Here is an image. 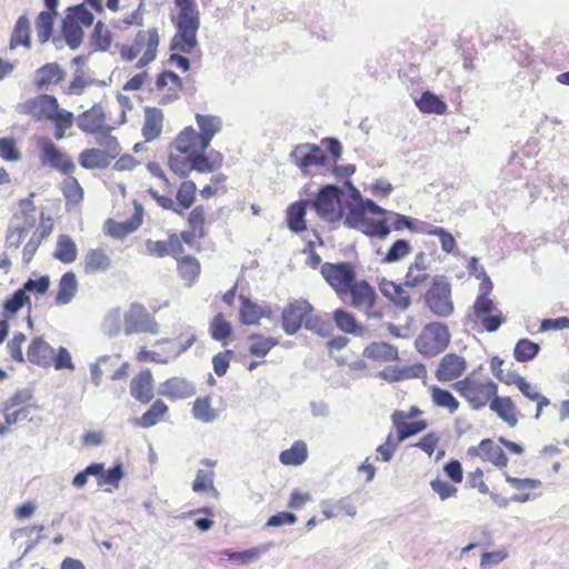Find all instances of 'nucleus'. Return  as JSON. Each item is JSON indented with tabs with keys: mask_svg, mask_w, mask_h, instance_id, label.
Instances as JSON below:
<instances>
[{
	"mask_svg": "<svg viewBox=\"0 0 569 569\" xmlns=\"http://www.w3.org/2000/svg\"><path fill=\"white\" fill-rule=\"evenodd\" d=\"M239 319L243 325H258L264 316L263 309L249 298L240 296Z\"/></svg>",
	"mask_w": 569,
	"mask_h": 569,
	"instance_id": "obj_50",
	"label": "nucleus"
},
{
	"mask_svg": "<svg viewBox=\"0 0 569 569\" xmlns=\"http://www.w3.org/2000/svg\"><path fill=\"white\" fill-rule=\"evenodd\" d=\"M60 190L68 206H78L82 202L84 192L77 178L67 174L60 183Z\"/></svg>",
	"mask_w": 569,
	"mask_h": 569,
	"instance_id": "obj_49",
	"label": "nucleus"
},
{
	"mask_svg": "<svg viewBox=\"0 0 569 569\" xmlns=\"http://www.w3.org/2000/svg\"><path fill=\"white\" fill-rule=\"evenodd\" d=\"M250 341L249 352L254 357L263 358L269 351L278 346L279 341L276 338L264 337L259 333H252L248 337Z\"/></svg>",
	"mask_w": 569,
	"mask_h": 569,
	"instance_id": "obj_54",
	"label": "nucleus"
},
{
	"mask_svg": "<svg viewBox=\"0 0 569 569\" xmlns=\"http://www.w3.org/2000/svg\"><path fill=\"white\" fill-rule=\"evenodd\" d=\"M209 332L212 339L226 341L231 336L232 327L222 313H218L210 322Z\"/></svg>",
	"mask_w": 569,
	"mask_h": 569,
	"instance_id": "obj_60",
	"label": "nucleus"
},
{
	"mask_svg": "<svg viewBox=\"0 0 569 569\" xmlns=\"http://www.w3.org/2000/svg\"><path fill=\"white\" fill-rule=\"evenodd\" d=\"M506 481L518 491L511 500L516 502H527L533 496L531 491L541 488L542 482L539 479L532 478H516L512 476H506Z\"/></svg>",
	"mask_w": 569,
	"mask_h": 569,
	"instance_id": "obj_42",
	"label": "nucleus"
},
{
	"mask_svg": "<svg viewBox=\"0 0 569 569\" xmlns=\"http://www.w3.org/2000/svg\"><path fill=\"white\" fill-rule=\"evenodd\" d=\"M363 356L373 361L391 362L398 360L399 352L397 347L391 343L373 341L365 348Z\"/></svg>",
	"mask_w": 569,
	"mask_h": 569,
	"instance_id": "obj_41",
	"label": "nucleus"
},
{
	"mask_svg": "<svg viewBox=\"0 0 569 569\" xmlns=\"http://www.w3.org/2000/svg\"><path fill=\"white\" fill-rule=\"evenodd\" d=\"M467 456L470 458H479L483 462H489L499 469L508 466L509 459L499 443L492 439H482L477 446L469 447Z\"/></svg>",
	"mask_w": 569,
	"mask_h": 569,
	"instance_id": "obj_23",
	"label": "nucleus"
},
{
	"mask_svg": "<svg viewBox=\"0 0 569 569\" xmlns=\"http://www.w3.org/2000/svg\"><path fill=\"white\" fill-rule=\"evenodd\" d=\"M160 43L159 30L156 27L139 30L130 44H122L119 53L122 60L131 62L138 59L136 67L144 68L157 58Z\"/></svg>",
	"mask_w": 569,
	"mask_h": 569,
	"instance_id": "obj_6",
	"label": "nucleus"
},
{
	"mask_svg": "<svg viewBox=\"0 0 569 569\" xmlns=\"http://www.w3.org/2000/svg\"><path fill=\"white\" fill-rule=\"evenodd\" d=\"M132 204L134 211L129 220L117 221L113 218H108L104 221L103 232L106 236L116 240H122L141 227L143 222V207L137 200H133Z\"/></svg>",
	"mask_w": 569,
	"mask_h": 569,
	"instance_id": "obj_20",
	"label": "nucleus"
},
{
	"mask_svg": "<svg viewBox=\"0 0 569 569\" xmlns=\"http://www.w3.org/2000/svg\"><path fill=\"white\" fill-rule=\"evenodd\" d=\"M64 77L66 72L59 63L49 62L36 70L33 86L38 90L48 89L51 86L59 84Z\"/></svg>",
	"mask_w": 569,
	"mask_h": 569,
	"instance_id": "obj_31",
	"label": "nucleus"
},
{
	"mask_svg": "<svg viewBox=\"0 0 569 569\" xmlns=\"http://www.w3.org/2000/svg\"><path fill=\"white\" fill-rule=\"evenodd\" d=\"M430 261L427 253L420 251L407 269L405 284L408 288L422 287L430 280Z\"/></svg>",
	"mask_w": 569,
	"mask_h": 569,
	"instance_id": "obj_27",
	"label": "nucleus"
},
{
	"mask_svg": "<svg viewBox=\"0 0 569 569\" xmlns=\"http://www.w3.org/2000/svg\"><path fill=\"white\" fill-rule=\"evenodd\" d=\"M183 240L177 232L169 234L167 240H147L146 249L150 256L163 258L171 256L172 258L184 253Z\"/></svg>",
	"mask_w": 569,
	"mask_h": 569,
	"instance_id": "obj_29",
	"label": "nucleus"
},
{
	"mask_svg": "<svg viewBox=\"0 0 569 569\" xmlns=\"http://www.w3.org/2000/svg\"><path fill=\"white\" fill-rule=\"evenodd\" d=\"M320 273L339 298L358 279L355 266L348 261L325 262L320 267Z\"/></svg>",
	"mask_w": 569,
	"mask_h": 569,
	"instance_id": "obj_14",
	"label": "nucleus"
},
{
	"mask_svg": "<svg viewBox=\"0 0 569 569\" xmlns=\"http://www.w3.org/2000/svg\"><path fill=\"white\" fill-rule=\"evenodd\" d=\"M163 113L158 108H146L142 136L146 141H152L161 134Z\"/></svg>",
	"mask_w": 569,
	"mask_h": 569,
	"instance_id": "obj_45",
	"label": "nucleus"
},
{
	"mask_svg": "<svg viewBox=\"0 0 569 569\" xmlns=\"http://www.w3.org/2000/svg\"><path fill=\"white\" fill-rule=\"evenodd\" d=\"M66 17L71 18L73 22L81 26L82 28L90 27L94 21L92 12L86 7L84 3L68 8Z\"/></svg>",
	"mask_w": 569,
	"mask_h": 569,
	"instance_id": "obj_64",
	"label": "nucleus"
},
{
	"mask_svg": "<svg viewBox=\"0 0 569 569\" xmlns=\"http://www.w3.org/2000/svg\"><path fill=\"white\" fill-rule=\"evenodd\" d=\"M172 147L179 153L189 158L194 153H199V151H206L209 144L192 126H188L177 134L172 141Z\"/></svg>",
	"mask_w": 569,
	"mask_h": 569,
	"instance_id": "obj_25",
	"label": "nucleus"
},
{
	"mask_svg": "<svg viewBox=\"0 0 569 569\" xmlns=\"http://www.w3.org/2000/svg\"><path fill=\"white\" fill-rule=\"evenodd\" d=\"M493 284L490 277H485L483 282L479 283V293L472 306L475 318L481 323L488 332H493L505 323L506 317L490 298Z\"/></svg>",
	"mask_w": 569,
	"mask_h": 569,
	"instance_id": "obj_7",
	"label": "nucleus"
},
{
	"mask_svg": "<svg viewBox=\"0 0 569 569\" xmlns=\"http://www.w3.org/2000/svg\"><path fill=\"white\" fill-rule=\"evenodd\" d=\"M126 122V111L121 106H103L94 103L90 109L77 118L78 128L87 134H101L107 137Z\"/></svg>",
	"mask_w": 569,
	"mask_h": 569,
	"instance_id": "obj_5",
	"label": "nucleus"
},
{
	"mask_svg": "<svg viewBox=\"0 0 569 569\" xmlns=\"http://www.w3.org/2000/svg\"><path fill=\"white\" fill-rule=\"evenodd\" d=\"M411 244L408 240L398 239L387 250L381 261L383 263H395L401 261L411 253Z\"/></svg>",
	"mask_w": 569,
	"mask_h": 569,
	"instance_id": "obj_59",
	"label": "nucleus"
},
{
	"mask_svg": "<svg viewBox=\"0 0 569 569\" xmlns=\"http://www.w3.org/2000/svg\"><path fill=\"white\" fill-rule=\"evenodd\" d=\"M27 358L31 363L50 367L53 360V349L42 337H34L28 347Z\"/></svg>",
	"mask_w": 569,
	"mask_h": 569,
	"instance_id": "obj_35",
	"label": "nucleus"
},
{
	"mask_svg": "<svg viewBox=\"0 0 569 569\" xmlns=\"http://www.w3.org/2000/svg\"><path fill=\"white\" fill-rule=\"evenodd\" d=\"M341 196L342 191L339 187L327 184L318 191L311 206L322 220L335 223L342 218L346 219L347 216V212H343Z\"/></svg>",
	"mask_w": 569,
	"mask_h": 569,
	"instance_id": "obj_13",
	"label": "nucleus"
},
{
	"mask_svg": "<svg viewBox=\"0 0 569 569\" xmlns=\"http://www.w3.org/2000/svg\"><path fill=\"white\" fill-rule=\"evenodd\" d=\"M540 346L528 338L519 339L513 348V358L518 362H528L535 359L540 352Z\"/></svg>",
	"mask_w": 569,
	"mask_h": 569,
	"instance_id": "obj_56",
	"label": "nucleus"
},
{
	"mask_svg": "<svg viewBox=\"0 0 569 569\" xmlns=\"http://www.w3.org/2000/svg\"><path fill=\"white\" fill-rule=\"evenodd\" d=\"M420 233L427 236L438 237L441 250L447 254H457V241L455 237L442 227H435L428 222H421L419 228Z\"/></svg>",
	"mask_w": 569,
	"mask_h": 569,
	"instance_id": "obj_44",
	"label": "nucleus"
},
{
	"mask_svg": "<svg viewBox=\"0 0 569 569\" xmlns=\"http://www.w3.org/2000/svg\"><path fill=\"white\" fill-rule=\"evenodd\" d=\"M62 34L67 44L71 49H77L83 40V28L71 20V18L64 17L62 21Z\"/></svg>",
	"mask_w": 569,
	"mask_h": 569,
	"instance_id": "obj_57",
	"label": "nucleus"
},
{
	"mask_svg": "<svg viewBox=\"0 0 569 569\" xmlns=\"http://www.w3.org/2000/svg\"><path fill=\"white\" fill-rule=\"evenodd\" d=\"M192 415L197 420L204 423L212 422L217 419L218 412L211 405V398L209 396L199 397L192 405Z\"/></svg>",
	"mask_w": 569,
	"mask_h": 569,
	"instance_id": "obj_55",
	"label": "nucleus"
},
{
	"mask_svg": "<svg viewBox=\"0 0 569 569\" xmlns=\"http://www.w3.org/2000/svg\"><path fill=\"white\" fill-rule=\"evenodd\" d=\"M428 310L439 318H448L455 311L451 283L445 276H435L423 295Z\"/></svg>",
	"mask_w": 569,
	"mask_h": 569,
	"instance_id": "obj_8",
	"label": "nucleus"
},
{
	"mask_svg": "<svg viewBox=\"0 0 569 569\" xmlns=\"http://www.w3.org/2000/svg\"><path fill=\"white\" fill-rule=\"evenodd\" d=\"M308 458V447L305 441H295L289 449L280 452L279 461L283 466H300Z\"/></svg>",
	"mask_w": 569,
	"mask_h": 569,
	"instance_id": "obj_48",
	"label": "nucleus"
},
{
	"mask_svg": "<svg viewBox=\"0 0 569 569\" xmlns=\"http://www.w3.org/2000/svg\"><path fill=\"white\" fill-rule=\"evenodd\" d=\"M147 192L163 210L182 216L187 210L192 209L197 198V184L192 180H183L180 182L176 192V200L170 196L160 194L159 191L153 188H149Z\"/></svg>",
	"mask_w": 569,
	"mask_h": 569,
	"instance_id": "obj_12",
	"label": "nucleus"
},
{
	"mask_svg": "<svg viewBox=\"0 0 569 569\" xmlns=\"http://www.w3.org/2000/svg\"><path fill=\"white\" fill-rule=\"evenodd\" d=\"M433 407L446 410L449 415L456 413L460 408V401L450 390L432 385L428 389Z\"/></svg>",
	"mask_w": 569,
	"mask_h": 569,
	"instance_id": "obj_40",
	"label": "nucleus"
},
{
	"mask_svg": "<svg viewBox=\"0 0 569 569\" xmlns=\"http://www.w3.org/2000/svg\"><path fill=\"white\" fill-rule=\"evenodd\" d=\"M176 9V6L173 4V8L171 9V12L170 14H172V12L174 11ZM197 11H198V18H200V11H199V8L197 7ZM171 18V16H169ZM170 21H172L170 19ZM172 26L174 27L176 29V32L171 39V42H170V50L173 51V52H179V53H171L170 56V61L176 64L178 68H180L182 71H188L189 68H190V62H189V59L183 57L181 53H184V54H190L192 53L197 48H198V39H197V34H198V31L200 29V24H201V19H199V24L197 27V29L194 30V36H193V43H190L189 47L188 46H180L179 44H176L177 42L176 41V37L178 36V28L176 27V24L173 22H171Z\"/></svg>",
	"mask_w": 569,
	"mask_h": 569,
	"instance_id": "obj_30",
	"label": "nucleus"
},
{
	"mask_svg": "<svg viewBox=\"0 0 569 569\" xmlns=\"http://www.w3.org/2000/svg\"><path fill=\"white\" fill-rule=\"evenodd\" d=\"M177 261V272L187 286H192L201 273V264L199 260L191 256L180 253L174 257Z\"/></svg>",
	"mask_w": 569,
	"mask_h": 569,
	"instance_id": "obj_38",
	"label": "nucleus"
},
{
	"mask_svg": "<svg viewBox=\"0 0 569 569\" xmlns=\"http://www.w3.org/2000/svg\"><path fill=\"white\" fill-rule=\"evenodd\" d=\"M208 223L207 208L203 204L194 206L186 217L187 229L178 234L184 244L199 250V241L208 234Z\"/></svg>",
	"mask_w": 569,
	"mask_h": 569,
	"instance_id": "obj_16",
	"label": "nucleus"
},
{
	"mask_svg": "<svg viewBox=\"0 0 569 569\" xmlns=\"http://www.w3.org/2000/svg\"><path fill=\"white\" fill-rule=\"evenodd\" d=\"M168 412V406L162 400H156L152 406L140 417L139 425L150 428L162 420Z\"/></svg>",
	"mask_w": 569,
	"mask_h": 569,
	"instance_id": "obj_58",
	"label": "nucleus"
},
{
	"mask_svg": "<svg viewBox=\"0 0 569 569\" xmlns=\"http://www.w3.org/2000/svg\"><path fill=\"white\" fill-rule=\"evenodd\" d=\"M332 320L338 329L345 333L361 336L365 332V328L357 321L355 315L342 308L333 311Z\"/></svg>",
	"mask_w": 569,
	"mask_h": 569,
	"instance_id": "obj_47",
	"label": "nucleus"
},
{
	"mask_svg": "<svg viewBox=\"0 0 569 569\" xmlns=\"http://www.w3.org/2000/svg\"><path fill=\"white\" fill-rule=\"evenodd\" d=\"M449 328L438 321L427 323L415 340L417 351L425 357H435L450 343Z\"/></svg>",
	"mask_w": 569,
	"mask_h": 569,
	"instance_id": "obj_10",
	"label": "nucleus"
},
{
	"mask_svg": "<svg viewBox=\"0 0 569 569\" xmlns=\"http://www.w3.org/2000/svg\"><path fill=\"white\" fill-rule=\"evenodd\" d=\"M92 46L100 51H107L112 43V34L108 27L102 22L98 21L91 34Z\"/></svg>",
	"mask_w": 569,
	"mask_h": 569,
	"instance_id": "obj_62",
	"label": "nucleus"
},
{
	"mask_svg": "<svg viewBox=\"0 0 569 569\" xmlns=\"http://www.w3.org/2000/svg\"><path fill=\"white\" fill-rule=\"evenodd\" d=\"M378 288L381 295L396 308L407 310L411 306V296L403 283H397L392 280L382 278L378 281Z\"/></svg>",
	"mask_w": 569,
	"mask_h": 569,
	"instance_id": "obj_28",
	"label": "nucleus"
},
{
	"mask_svg": "<svg viewBox=\"0 0 569 569\" xmlns=\"http://www.w3.org/2000/svg\"><path fill=\"white\" fill-rule=\"evenodd\" d=\"M340 299L353 309L363 312L367 318H381L382 316L380 311L376 310L378 302L376 289L366 279H357Z\"/></svg>",
	"mask_w": 569,
	"mask_h": 569,
	"instance_id": "obj_11",
	"label": "nucleus"
},
{
	"mask_svg": "<svg viewBox=\"0 0 569 569\" xmlns=\"http://www.w3.org/2000/svg\"><path fill=\"white\" fill-rule=\"evenodd\" d=\"M402 419H407L403 410H395L391 415V422L396 429L395 438L402 442L409 437L422 432L427 429L428 423L426 420H417L411 422H403Z\"/></svg>",
	"mask_w": 569,
	"mask_h": 569,
	"instance_id": "obj_33",
	"label": "nucleus"
},
{
	"mask_svg": "<svg viewBox=\"0 0 569 569\" xmlns=\"http://www.w3.org/2000/svg\"><path fill=\"white\" fill-rule=\"evenodd\" d=\"M282 329L289 336L298 332L303 326L319 336H328L331 326L327 319L316 312L312 305L305 299L289 302L281 312Z\"/></svg>",
	"mask_w": 569,
	"mask_h": 569,
	"instance_id": "obj_4",
	"label": "nucleus"
},
{
	"mask_svg": "<svg viewBox=\"0 0 569 569\" xmlns=\"http://www.w3.org/2000/svg\"><path fill=\"white\" fill-rule=\"evenodd\" d=\"M496 378L508 387L515 386L525 398L536 403V412L533 415L536 420L540 419L543 409L551 403L550 399L542 395L537 386L530 383L516 371H508L507 373H503V371L496 372Z\"/></svg>",
	"mask_w": 569,
	"mask_h": 569,
	"instance_id": "obj_15",
	"label": "nucleus"
},
{
	"mask_svg": "<svg viewBox=\"0 0 569 569\" xmlns=\"http://www.w3.org/2000/svg\"><path fill=\"white\" fill-rule=\"evenodd\" d=\"M176 9L171 14V20L178 28L176 44L188 46L193 43L194 30L199 24L196 0H172Z\"/></svg>",
	"mask_w": 569,
	"mask_h": 569,
	"instance_id": "obj_9",
	"label": "nucleus"
},
{
	"mask_svg": "<svg viewBox=\"0 0 569 569\" xmlns=\"http://www.w3.org/2000/svg\"><path fill=\"white\" fill-rule=\"evenodd\" d=\"M17 110L37 121H50L57 140L64 138L67 130L71 129L74 122L73 113L61 108L58 99L47 93L24 100L17 106Z\"/></svg>",
	"mask_w": 569,
	"mask_h": 569,
	"instance_id": "obj_3",
	"label": "nucleus"
},
{
	"mask_svg": "<svg viewBox=\"0 0 569 569\" xmlns=\"http://www.w3.org/2000/svg\"><path fill=\"white\" fill-rule=\"evenodd\" d=\"M192 170L200 173H210L220 169L223 164V154L217 150H211L208 154L199 151L188 158Z\"/></svg>",
	"mask_w": 569,
	"mask_h": 569,
	"instance_id": "obj_34",
	"label": "nucleus"
},
{
	"mask_svg": "<svg viewBox=\"0 0 569 569\" xmlns=\"http://www.w3.org/2000/svg\"><path fill=\"white\" fill-rule=\"evenodd\" d=\"M79 283L73 271L64 272L58 283V290L54 297L57 306L70 303L78 292Z\"/></svg>",
	"mask_w": 569,
	"mask_h": 569,
	"instance_id": "obj_39",
	"label": "nucleus"
},
{
	"mask_svg": "<svg viewBox=\"0 0 569 569\" xmlns=\"http://www.w3.org/2000/svg\"><path fill=\"white\" fill-rule=\"evenodd\" d=\"M197 340V336L194 333L189 335L184 340L179 339H164L159 340L157 345L167 346L168 353L170 356V360L178 357L182 352L187 351Z\"/></svg>",
	"mask_w": 569,
	"mask_h": 569,
	"instance_id": "obj_61",
	"label": "nucleus"
},
{
	"mask_svg": "<svg viewBox=\"0 0 569 569\" xmlns=\"http://www.w3.org/2000/svg\"><path fill=\"white\" fill-rule=\"evenodd\" d=\"M160 395L170 399H184L194 395V387L187 379L172 377L161 385Z\"/></svg>",
	"mask_w": 569,
	"mask_h": 569,
	"instance_id": "obj_36",
	"label": "nucleus"
},
{
	"mask_svg": "<svg viewBox=\"0 0 569 569\" xmlns=\"http://www.w3.org/2000/svg\"><path fill=\"white\" fill-rule=\"evenodd\" d=\"M416 106L423 113H436L441 116L447 112L446 102L430 91H425L416 101Z\"/></svg>",
	"mask_w": 569,
	"mask_h": 569,
	"instance_id": "obj_53",
	"label": "nucleus"
},
{
	"mask_svg": "<svg viewBox=\"0 0 569 569\" xmlns=\"http://www.w3.org/2000/svg\"><path fill=\"white\" fill-rule=\"evenodd\" d=\"M40 151V161L43 166H49L61 173L70 174L74 171L76 166L66 152H63L49 138H41L38 141Z\"/></svg>",
	"mask_w": 569,
	"mask_h": 569,
	"instance_id": "obj_17",
	"label": "nucleus"
},
{
	"mask_svg": "<svg viewBox=\"0 0 569 569\" xmlns=\"http://www.w3.org/2000/svg\"><path fill=\"white\" fill-rule=\"evenodd\" d=\"M107 148H89L79 154V163L84 169H104L119 153V143L116 137H109L106 141Z\"/></svg>",
	"mask_w": 569,
	"mask_h": 569,
	"instance_id": "obj_19",
	"label": "nucleus"
},
{
	"mask_svg": "<svg viewBox=\"0 0 569 569\" xmlns=\"http://www.w3.org/2000/svg\"><path fill=\"white\" fill-rule=\"evenodd\" d=\"M183 90L182 79L172 71L160 72L151 88V93L160 104H169L181 97Z\"/></svg>",
	"mask_w": 569,
	"mask_h": 569,
	"instance_id": "obj_18",
	"label": "nucleus"
},
{
	"mask_svg": "<svg viewBox=\"0 0 569 569\" xmlns=\"http://www.w3.org/2000/svg\"><path fill=\"white\" fill-rule=\"evenodd\" d=\"M112 259L102 248H91L86 251L80 263L84 274L96 276L109 272L112 269Z\"/></svg>",
	"mask_w": 569,
	"mask_h": 569,
	"instance_id": "obj_26",
	"label": "nucleus"
},
{
	"mask_svg": "<svg viewBox=\"0 0 569 569\" xmlns=\"http://www.w3.org/2000/svg\"><path fill=\"white\" fill-rule=\"evenodd\" d=\"M30 297L21 288L14 291L3 303V313L6 317H13L23 306L30 307Z\"/></svg>",
	"mask_w": 569,
	"mask_h": 569,
	"instance_id": "obj_63",
	"label": "nucleus"
},
{
	"mask_svg": "<svg viewBox=\"0 0 569 569\" xmlns=\"http://www.w3.org/2000/svg\"><path fill=\"white\" fill-rule=\"evenodd\" d=\"M291 158L303 173H309L312 167H325L330 163L327 152L311 143L297 146L291 152Z\"/></svg>",
	"mask_w": 569,
	"mask_h": 569,
	"instance_id": "obj_21",
	"label": "nucleus"
},
{
	"mask_svg": "<svg viewBox=\"0 0 569 569\" xmlns=\"http://www.w3.org/2000/svg\"><path fill=\"white\" fill-rule=\"evenodd\" d=\"M453 389L475 410L486 407L509 428H516L523 417L517 403L510 396H499V386L488 376L471 372L453 382Z\"/></svg>",
	"mask_w": 569,
	"mask_h": 569,
	"instance_id": "obj_2",
	"label": "nucleus"
},
{
	"mask_svg": "<svg viewBox=\"0 0 569 569\" xmlns=\"http://www.w3.org/2000/svg\"><path fill=\"white\" fill-rule=\"evenodd\" d=\"M196 121L199 128V133L203 140L210 146L211 140L216 134L222 130V119L214 114L196 113Z\"/></svg>",
	"mask_w": 569,
	"mask_h": 569,
	"instance_id": "obj_46",
	"label": "nucleus"
},
{
	"mask_svg": "<svg viewBox=\"0 0 569 569\" xmlns=\"http://www.w3.org/2000/svg\"><path fill=\"white\" fill-rule=\"evenodd\" d=\"M31 42V22L27 14L20 16L10 34L9 49L16 50L19 47L30 49Z\"/></svg>",
	"mask_w": 569,
	"mask_h": 569,
	"instance_id": "obj_37",
	"label": "nucleus"
},
{
	"mask_svg": "<svg viewBox=\"0 0 569 569\" xmlns=\"http://www.w3.org/2000/svg\"><path fill=\"white\" fill-rule=\"evenodd\" d=\"M307 204L308 201L299 200L288 206L286 211L287 227L295 233L307 230Z\"/></svg>",
	"mask_w": 569,
	"mask_h": 569,
	"instance_id": "obj_43",
	"label": "nucleus"
},
{
	"mask_svg": "<svg viewBox=\"0 0 569 569\" xmlns=\"http://www.w3.org/2000/svg\"><path fill=\"white\" fill-rule=\"evenodd\" d=\"M78 249L74 241L68 234L58 237L53 257L62 263H72L76 261Z\"/></svg>",
	"mask_w": 569,
	"mask_h": 569,
	"instance_id": "obj_51",
	"label": "nucleus"
},
{
	"mask_svg": "<svg viewBox=\"0 0 569 569\" xmlns=\"http://www.w3.org/2000/svg\"><path fill=\"white\" fill-rule=\"evenodd\" d=\"M131 396L141 403H148L153 398V377L150 369L141 370L130 382Z\"/></svg>",
	"mask_w": 569,
	"mask_h": 569,
	"instance_id": "obj_32",
	"label": "nucleus"
},
{
	"mask_svg": "<svg viewBox=\"0 0 569 569\" xmlns=\"http://www.w3.org/2000/svg\"><path fill=\"white\" fill-rule=\"evenodd\" d=\"M352 201L348 203V211L343 223L357 229L370 238L386 239L391 229L402 231L408 229L418 232L420 224L408 216L389 212L370 199H362L360 192L353 189Z\"/></svg>",
	"mask_w": 569,
	"mask_h": 569,
	"instance_id": "obj_1",
	"label": "nucleus"
},
{
	"mask_svg": "<svg viewBox=\"0 0 569 569\" xmlns=\"http://www.w3.org/2000/svg\"><path fill=\"white\" fill-rule=\"evenodd\" d=\"M57 13L52 11H41L36 18V33L38 41L43 44L48 42L53 32L54 19Z\"/></svg>",
	"mask_w": 569,
	"mask_h": 569,
	"instance_id": "obj_52",
	"label": "nucleus"
},
{
	"mask_svg": "<svg viewBox=\"0 0 569 569\" xmlns=\"http://www.w3.org/2000/svg\"><path fill=\"white\" fill-rule=\"evenodd\" d=\"M468 362L465 357L457 353H446L438 362L435 378L439 382L458 381L467 371Z\"/></svg>",
	"mask_w": 569,
	"mask_h": 569,
	"instance_id": "obj_24",
	"label": "nucleus"
},
{
	"mask_svg": "<svg viewBox=\"0 0 569 569\" xmlns=\"http://www.w3.org/2000/svg\"><path fill=\"white\" fill-rule=\"evenodd\" d=\"M123 326L126 335L149 332L157 335L159 326L153 318L150 317L147 309L140 305H132L124 313Z\"/></svg>",
	"mask_w": 569,
	"mask_h": 569,
	"instance_id": "obj_22",
	"label": "nucleus"
}]
</instances>
